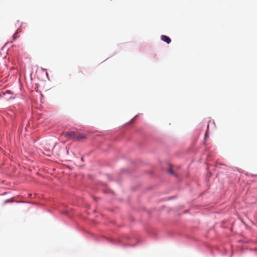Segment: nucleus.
<instances>
[{
	"label": "nucleus",
	"instance_id": "obj_6",
	"mask_svg": "<svg viewBox=\"0 0 257 257\" xmlns=\"http://www.w3.org/2000/svg\"><path fill=\"white\" fill-rule=\"evenodd\" d=\"M13 202H14V200H13V199L12 198H10V199H8L4 201V204H7V203H12Z\"/></svg>",
	"mask_w": 257,
	"mask_h": 257
},
{
	"label": "nucleus",
	"instance_id": "obj_10",
	"mask_svg": "<svg viewBox=\"0 0 257 257\" xmlns=\"http://www.w3.org/2000/svg\"><path fill=\"white\" fill-rule=\"evenodd\" d=\"M81 161H82V162L83 161V158L82 157L81 158Z\"/></svg>",
	"mask_w": 257,
	"mask_h": 257
},
{
	"label": "nucleus",
	"instance_id": "obj_9",
	"mask_svg": "<svg viewBox=\"0 0 257 257\" xmlns=\"http://www.w3.org/2000/svg\"><path fill=\"white\" fill-rule=\"evenodd\" d=\"M207 137V132L205 133V138H204V139H206V137Z\"/></svg>",
	"mask_w": 257,
	"mask_h": 257
},
{
	"label": "nucleus",
	"instance_id": "obj_7",
	"mask_svg": "<svg viewBox=\"0 0 257 257\" xmlns=\"http://www.w3.org/2000/svg\"><path fill=\"white\" fill-rule=\"evenodd\" d=\"M169 172L170 173H172V174H173V170H172V169H170V170H169Z\"/></svg>",
	"mask_w": 257,
	"mask_h": 257
},
{
	"label": "nucleus",
	"instance_id": "obj_11",
	"mask_svg": "<svg viewBox=\"0 0 257 257\" xmlns=\"http://www.w3.org/2000/svg\"><path fill=\"white\" fill-rule=\"evenodd\" d=\"M104 193H107V191H104Z\"/></svg>",
	"mask_w": 257,
	"mask_h": 257
},
{
	"label": "nucleus",
	"instance_id": "obj_3",
	"mask_svg": "<svg viewBox=\"0 0 257 257\" xmlns=\"http://www.w3.org/2000/svg\"><path fill=\"white\" fill-rule=\"evenodd\" d=\"M3 95L6 96V98L9 100H13L18 97H21L22 99H24V96L21 94H15L13 91L10 90H6L5 92L3 93Z\"/></svg>",
	"mask_w": 257,
	"mask_h": 257
},
{
	"label": "nucleus",
	"instance_id": "obj_2",
	"mask_svg": "<svg viewBox=\"0 0 257 257\" xmlns=\"http://www.w3.org/2000/svg\"><path fill=\"white\" fill-rule=\"evenodd\" d=\"M126 237H121L120 238L116 240L108 238H107L106 239L108 240V241L111 243L116 244L117 245H120L122 247H126V246H127V243L124 242V240L126 239Z\"/></svg>",
	"mask_w": 257,
	"mask_h": 257
},
{
	"label": "nucleus",
	"instance_id": "obj_4",
	"mask_svg": "<svg viewBox=\"0 0 257 257\" xmlns=\"http://www.w3.org/2000/svg\"><path fill=\"white\" fill-rule=\"evenodd\" d=\"M161 39L162 41L166 42L167 44H169L171 42V39L166 35H162Z\"/></svg>",
	"mask_w": 257,
	"mask_h": 257
},
{
	"label": "nucleus",
	"instance_id": "obj_8",
	"mask_svg": "<svg viewBox=\"0 0 257 257\" xmlns=\"http://www.w3.org/2000/svg\"><path fill=\"white\" fill-rule=\"evenodd\" d=\"M44 71H45L46 72V74L47 75V76L48 77V74L47 72L46 71V69H44Z\"/></svg>",
	"mask_w": 257,
	"mask_h": 257
},
{
	"label": "nucleus",
	"instance_id": "obj_1",
	"mask_svg": "<svg viewBox=\"0 0 257 257\" xmlns=\"http://www.w3.org/2000/svg\"><path fill=\"white\" fill-rule=\"evenodd\" d=\"M64 136L67 138H71L72 140L74 141H79L86 138V136L85 135L78 134L75 131L65 132L64 133Z\"/></svg>",
	"mask_w": 257,
	"mask_h": 257
},
{
	"label": "nucleus",
	"instance_id": "obj_5",
	"mask_svg": "<svg viewBox=\"0 0 257 257\" xmlns=\"http://www.w3.org/2000/svg\"><path fill=\"white\" fill-rule=\"evenodd\" d=\"M21 27V26H20L18 29L16 31L15 33L14 34V35L13 36V40H15L17 39V37L15 36L16 34H18L19 32H18V30Z\"/></svg>",
	"mask_w": 257,
	"mask_h": 257
}]
</instances>
